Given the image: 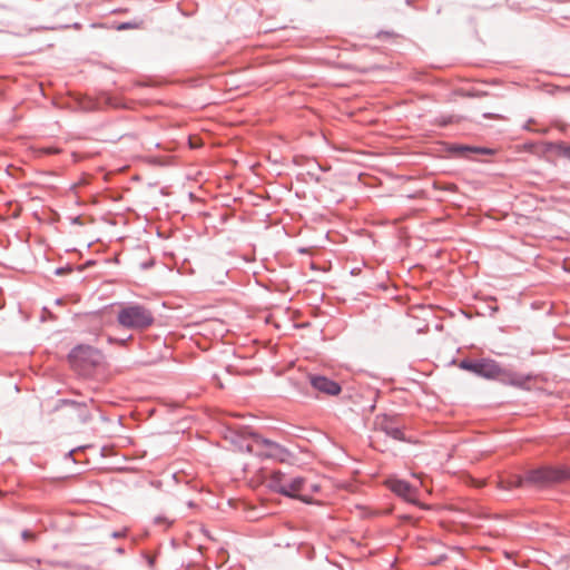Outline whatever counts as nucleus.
<instances>
[{
    "mask_svg": "<svg viewBox=\"0 0 570 570\" xmlns=\"http://www.w3.org/2000/svg\"><path fill=\"white\" fill-rule=\"evenodd\" d=\"M532 122H533V120H532V119H529V120L527 121V124L523 126V128H524L525 130H531L530 125H531Z\"/></svg>",
    "mask_w": 570,
    "mask_h": 570,
    "instance_id": "dca6fc26",
    "label": "nucleus"
},
{
    "mask_svg": "<svg viewBox=\"0 0 570 570\" xmlns=\"http://www.w3.org/2000/svg\"><path fill=\"white\" fill-rule=\"evenodd\" d=\"M547 150L570 160V145L562 141L549 142L547 145Z\"/></svg>",
    "mask_w": 570,
    "mask_h": 570,
    "instance_id": "9d476101",
    "label": "nucleus"
},
{
    "mask_svg": "<svg viewBox=\"0 0 570 570\" xmlns=\"http://www.w3.org/2000/svg\"><path fill=\"white\" fill-rule=\"evenodd\" d=\"M566 480H570L569 466H542L527 471L524 476L513 475L511 479L501 480L499 487L503 490H511L525 485L543 488Z\"/></svg>",
    "mask_w": 570,
    "mask_h": 570,
    "instance_id": "f03ea898",
    "label": "nucleus"
},
{
    "mask_svg": "<svg viewBox=\"0 0 570 570\" xmlns=\"http://www.w3.org/2000/svg\"><path fill=\"white\" fill-rule=\"evenodd\" d=\"M116 552H117L118 554H124V553H125V549H124V548H121V547H119V548H117V549H116Z\"/></svg>",
    "mask_w": 570,
    "mask_h": 570,
    "instance_id": "6ab92c4d",
    "label": "nucleus"
},
{
    "mask_svg": "<svg viewBox=\"0 0 570 570\" xmlns=\"http://www.w3.org/2000/svg\"><path fill=\"white\" fill-rule=\"evenodd\" d=\"M376 431L385 433L387 436L396 441H405L403 424L399 415L381 414L374 420Z\"/></svg>",
    "mask_w": 570,
    "mask_h": 570,
    "instance_id": "423d86ee",
    "label": "nucleus"
},
{
    "mask_svg": "<svg viewBox=\"0 0 570 570\" xmlns=\"http://www.w3.org/2000/svg\"><path fill=\"white\" fill-rule=\"evenodd\" d=\"M65 404H68V405H72V406H78L80 407V413H79V417H80V421L82 423H87L91 420V415L88 411H85L83 409L86 407V404H81V403H78L77 401H73V400H65L63 401Z\"/></svg>",
    "mask_w": 570,
    "mask_h": 570,
    "instance_id": "f8f14e48",
    "label": "nucleus"
},
{
    "mask_svg": "<svg viewBox=\"0 0 570 570\" xmlns=\"http://www.w3.org/2000/svg\"><path fill=\"white\" fill-rule=\"evenodd\" d=\"M163 519L161 518H156V522L159 523Z\"/></svg>",
    "mask_w": 570,
    "mask_h": 570,
    "instance_id": "412c9836",
    "label": "nucleus"
},
{
    "mask_svg": "<svg viewBox=\"0 0 570 570\" xmlns=\"http://www.w3.org/2000/svg\"><path fill=\"white\" fill-rule=\"evenodd\" d=\"M117 322L125 328L144 331L154 324L155 317L153 312L144 305L130 303L119 309Z\"/></svg>",
    "mask_w": 570,
    "mask_h": 570,
    "instance_id": "20e7f679",
    "label": "nucleus"
},
{
    "mask_svg": "<svg viewBox=\"0 0 570 570\" xmlns=\"http://www.w3.org/2000/svg\"><path fill=\"white\" fill-rule=\"evenodd\" d=\"M255 444L257 446H263L264 450L259 452H255L257 455L274 459L279 462H286L288 458L291 456V453L287 449H285L283 445L271 441L268 439L262 438L257 434L253 435Z\"/></svg>",
    "mask_w": 570,
    "mask_h": 570,
    "instance_id": "0eeeda50",
    "label": "nucleus"
},
{
    "mask_svg": "<svg viewBox=\"0 0 570 570\" xmlns=\"http://www.w3.org/2000/svg\"><path fill=\"white\" fill-rule=\"evenodd\" d=\"M390 490L409 502H415L416 489L404 480H391Z\"/></svg>",
    "mask_w": 570,
    "mask_h": 570,
    "instance_id": "1a4fd4ad",
    "label": "nucleus"
},
{
    "mask_svg": "<svg viewBox=\"0 0 570 570\" xmlns=\"http://www.w3.org/2000/svg\"><path fill=\"white\" fill-rule=\"evenodd\" d=\"M451 151H453L455 154H460V155H464V154H468V153L479 154V155L490 154L491 153L487 148L472 147V146H468V145H453L451 147Z\"/></svg>",
    "mask_w": 570,
    "mask_h": 570,
    "instance_id": "9b49d317",
    "label": "nucleus"
},
{
    "mask_svg": "<svg viewBox=\"0 0 570 570\" xmlns=\"http://www.w3.org/2000/svg\"><path fill=\"white\" fill-rule=\"evenodd\" d=\"M131 27V24L129 22H124L119 26V30H126V29H129Z\"/></svg>",
    "mask_w": 570,
    "mask_h": 570,
    "instance_id": "2eb2a0df",
    "label": "nucleus"
},
{
    "mask_svg": "<svg viewBox=\"0 0 570 570\" xmlns=\"http://www.w3.org/2000/svg\"><path fill=\"white\" fill-rule=\"evenodd\" d=\"M460 368L487 379L498 380L502 384L511 385L522 390H530V382L534 379L531 374H523L503 368L498 362L491 358L462 360Z\"/></svg>",
    "mask_w": 570,
    "mask_h": 570,
    "instance_id": "f257e3e1",
    "label": "nucleus"
},
{
    "mask_svg": "<svg viewBox=\"0 0 570 570\" xmlns=\"http://www.w3.org/2000/svg\"><path fill=\"white\" fill-rule=\"evenodd\" d=\"M68 358L75 370L86 373L100 363L101 354L92 346L78 345L70 351Z\"/></svg>",
    "mask_w": 570,
    "mask_h": 570,
    "instance_id": "39448f33",
    "label": "nucleus"
},
{
    "mask_svg": "<svg viewBox=\"0 0 570 570\" xmlns=\"http://www.w3.org/2000/svg\"><path fill=\"white\" fill-rule=\"evenodd\" d=\"M65 273H66V269H65V268H62V267H59V268H57V269H56V274H57V275H62V274H65Z\"/></svg>",
    "mask_w": 570,
    "mask_h": 570,
    "instance_id": "f3484780",
    "label": "nucleus"
},
{
    "mask_svg": "<svg viewBox=\"0 0 570 570\" xmlns=\"http://www.w3.org/2000/svg\"><path fill=\"white\" fill-rule=\"evenodd\" d=\"M247 451L248 452H254V445H247Z\"/></svg>",
    "mask_w": 570,
    "mask_h": 570,
    "instance_id": "aec40b11",
    "label": "nucleus"
},
{
    "mask_svg": "<svg viewBox=\"0 0 570 570\" xmlns=\"http://www.w3.org/2000/svg\"><path fill=\"white\" fill-rule=\"evenodd\" d=\"M21 538H22L23 540H35V539H36V534H35V533H32V532H31V531H29V530H23V531L21 532Z\"/></svg>",
    "mask_w": 570,
    "mask_h": 570,
    "instance_id": "ddd939ff",
    "label": "nucleus"
},
{
    "mask_svg": "<svg viewBox=\"0 0 570 570\" xmlns=\"http://www.w3.org/2000/svg\"><path fill=\"white\" fill-rule=\"evenodd\" d=\"M109 341L112 342L115 340L109 337ZM116 341L118 342V340H116ZM126 342H127V338L119 340V343L122 344V345L126 344Z\"/></svg>",
    "mask_w": 570,
    "mask_h": 570,
    "instance_id": "a211bd4d",
    "label": "nucleus"
},
{
    "mask_svg": "<svg viewBox=\"0 0 570 570\" xmlns=\"http://www.w3.org/2000/svg\"><path fill=\"white\" fill-rule=\"evenodd\" d=\"M269 490L277 492L284 497L298 499L303 502H309L308 499L301 494L305 489L306 479L303 476H293L282 471H274L266 480Z\"/></svg>",
    "mask_w": 570,
    "mask_h": 570,
    "instance_id": "7ed1b4c3",
    "label": "nucleus"
},
{
    "mask_svg": "<svg viewBox=\"0 0 570 570\" xmlns=\"http://www.w3.org/2000/svg\"><path fill=\"white\" fill-rule=\"evenodd\" d=\"M126 533H127V530L125 529L122 531H115V532H112L111 535H112V538H122L126 535Z\"/></svg>",
    "mask_w": 570,
    "mask_h": 570,
    "instance_id": "4468645a",
    "label": "nucleus"
},
{
    "mask_svg": "<svg viewBox=\"0 0 570 570\" xmlns=\"http://www.w3.org/2000/svg\"><path fill=\"white\" fill-rule=\"evenodd\" d=\"M311 386L317 392L328 396L338 395L342 391L341 385L324 375H308Z\"/></svg>",
    "mask_w": 570,
    "mask_h": 570,
    "instance_id": "6e6552de",
    "label": "nucleus"
}]
</instances>
